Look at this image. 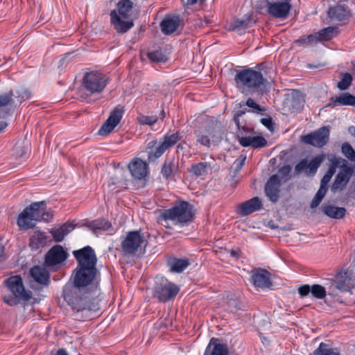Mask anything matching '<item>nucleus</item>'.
Returning a JSON list of instances; mask_svg holds the SVG:
<instances>
[{
	"mask_svg": "<svg viewBox=\"0 0 355 355\" xmlns=\"http://www.w3.org/2000/svg\"><path fill=\"white\" fill-rule=\"evenodd\" d=\"M97 295L95 288H82L75 284L66 285L63 288L64 300L77 313L85 312L87 314L98 311ZM89 316L86 315L82 318L87 319Z\"/></svg>",
	"mask_w": 355,
	"mask_h": 355,
	"instance_id": "nucleus-1",
	"label": "nucleus"
},
{
	"mask_svg": "<svg viewBox=\"0 0 355 355\" xmlns=\"http://www.w3.org/2000/svg\"><path fill=\"white\" fill-rule=\"evenodd\" d=\"M8 293L2 295L3 301L10 306L22 304L24 306L28 304L32 298V293L24 288L21 276H11L3 282Z\"/></svg>",
	"mask_w": 355,
	"mask_h": 355,
	"instance_id": "nucleus-2",
	"label": "nucleus"
},
{
	"mask_svg": "<svg viewBox=\"0 0 355 355\" xmlns=\"http://www.w3.org/2000/svg\"><path fill=\"white\" fill-rule=\"evenodd\" d=\"M45 201L35 202L26 207L19 215L17 220L20 230H29L35 227L33 221L49 222L53 218V214L46 211Z\"/></svg>",
	"mask_w": 355,
	"mask_h": 355,
	"instance_id": "nucleus-3",
	"label": "nucleus"
},
{
	"mask_svg": "<svg viewBox=\"0 0 355 355\" xmlns=\"http://www.w3.org/2000/svg\"><path fill=\"white\" fill-rule=\"evenodd\" d=\"M236 84L242 85L251 94L257 93L262 96L266 92L268 83L259 71L248 68L239 71L234 77Z\"/></svg>",
	"mask_w": 355,
	"mask_h": 355,
	"instance_id": "nucleus-4",
	"label": "nucleus"
},
{
	"mask_svg": "<svg viewBox=\"0 0 355 355\" xmlns=\"http://www.w3.org/2000/svg\"><path fill=\"white\" fill-rule=\"evenodd\" d=\"M179 132L175 133H166L159 141L153 139L148 142L146 147L148 153V161L149 163H156L164 153L169 148L173 147L182 139Z\"/></svg>",
	"mask_w": 355,
	"mask_h": 355,
	"instance_id": "nucleus-5",
	"label": "nucleus"
},
{
	"mask_svg": "<svg viewBox=\"0 0 355 355\" xmlns=\"http://www.w3.org/2000/svg\"><path fill=\"white\" fill-rule=\"evenodd\" d=\"M193 206L184 200L176 201L173 206L164 209L161 218L165 220L175 221V224L187 225L194 218Z\"/></svg>",
	"mask_w": 355,
	"mask_h": 355,
	"instance_id": "nucleus-6",
	"label": "nucleus"
},
{
	"mask_svg": "<svg viewBox=\"0 0 355 355\" xmlns=\"http://www.w3.org/2000/svg\"><path fill=\"white\" fill-rule=\"evenodd\" d=\"M250 110L247 108L239 110L234 112L233 121L235 123L239 133L237 135L238 141L241 146L243 147L251 146L254 148H260L266 146L267 140L262 136L255 137H245L249 132H253L252 128L246 127L244 125H241L240 122V117L244 115L247 112Z\"/></svg>",
	"mask_w": 355,
	"mask_h": 355,
	"instance_id": "nucleus-7",
	"label": "nucleus"
},
{
	"mask_svg": "<svg viewBox=\"0 0 355 355\" xmlns=\"http://www.w3.org/2000/svg\"><path fill=\"white\" fill-rule=\"evenodd\" d=\"M73 272V284L85 288H95L96 292H98V282L94 284L97 279V275H99L96 267L77 266Z\"/></svg>",
	"mask_w": 355,
	"mask_h": 355,
	"instance_id": "nucleus-8",
	"label": "nucleus"
},
{
	"mask_svg": "<svg viewBox=\"0 0 355 355\" xmlns=\"http://www.w3.org/2000/svg\"><path fill=\"white\" fill-rule=\"evenodd\" d=\"M30 92L27 89L21 88L13 92L10 91L0 95V118H5L10 115L15 103L14 97L17 98L19 103L29 98Z\"/></svg>",
	"mask_w": 355,
	"mask_h": 355,
	"instance_id": "nucleus-9",
	"label": "nucleus"
},
{
	"mask_svg": "<svg viewBox=\"0 0 355 355\" xmlns=\"http://www.w3.org/2000/svg\"><path fill=\"white\" fill-rule=\"evenodd\" d=\"M154 297L159 302H166L173 299L180 292V288L164 277H156L153 288Z\"/></svg>",
	"mask_w": 355,
	"mask_h": 355,
	"instance_id": "nucleus-10",
	"label": "nucleus"
},
{
	"mask_svg": "<svg viewBox=\"0 0 355 355\" xmlns=\"http://www.w3.org/2000/svg\"><path fill=\"white\" fill-rule=\"evenodd\" d=\"M148 242L139 230L131 231L127 233L121 241V247L125 255H135L139 250L145 248Z\"/></svg>",
	"mask_w": 355,
	"mask_h": 355,
	"instance_id": "nucleus-11",
	"label": "nucleus"
},
{
	"mask_svg": "<svg viewBox=\"0 0 355 355\" xmlns=\"http://www.w3.org/2000/svg\"><path fill=\"white\" fill-rule=\"evenodd\" d=\"M110 81L109 78L100 72L91 71L85 74L83 86L90 94L101 92Z\"/></svg>",
	"mask_w": 355,
	"mask_h": 355,
	"instance_id": "nucleus-12",
	"label": "nucleus"
},
{
	"mask_svg": "<svg viewBox=\"0 0 355 355\" xmlns=\"http://www.w3.org/2000/svg\"><path fill=\"white\" fill-rule=\"evenodd\" d=\"M266 11L268 14L276 19H286L288 17L292 5L291 0H266Z\"/></svg>",
	"mask_w": 355,
	"mask_h": 355,
	"instance_id": "nucleus-13",
	"label": "nucleus"
},
{
	"mask_svg": "<svg viewBox=\"0 0 355 355\" xmlns=\"http://www.w3.org/2000/svg\"><path fill=\"white\" fill-rule=\"evenodd\" d=\"M330 126H322L302 137V141L314 147L322 148L329 141Z\"/></svg>",
	"mask_w": 355,
	"mask_h": 355,
	"instance_id": "nucleus-14",
	"label": "nucleus"
},
{
	"mask_svg": "<svg viewBox=\"0 0 355 355\" xmlns=\"http://www.w3.org/2000/svg\"><path fill=\"white\" fill-rule=\"evenodd\" d=\"M73 255L77 261V266L96 267L97 257L92 247L87 245L74 250Z\"/></svg>",
	"mask_w": 355,
	"mask_h": 355,
	"instance_id": "nucleus-15",
	"label": "nucleus"
},
{
	"mask_svg": "<svg viewBox=\"0 0 355 355\" xmlns=\"http://www.w3.org/2000/svg\"><path fill=\"white\" fill-rule=\"evenodd\" d=\"M69 254L62 245H55L53 246L46 254L44 265L51 268L63 263Z\"/></svg>",
	"mask_w": 355,
	"mask_h": 355,
	"instance_id": "nucleus-16",
	"label": "nucleus"
},
{
	"mask_svg": "<svg viewBox=\"0 0 355 355\" xmlns=\"http://www.w3.org/2000/svg\"><path fill=\"white\" fill-rule=\"evenodd\" d=\"M124 110L121 106L116 107L110 113L108 119L102 125L98 131L101 136H105L110 133L114 128L120 123Z\"/></svg>",
	"mask_w": 355,
	"mask_h": 355,
	"instance_id": "nucleus-17",
	"label": "nucleus"
},
{
	"mask_svg": "<svg viewBox=\"0 0 355 355\" xmlns=\"http://www.w3.org/2000/svg\"><path fill=\"white\" fill-rule=\"evenodd\" d=\"M334 285L340 288V293L350 292L355 287L353 272L349 270H341L336 275Z\"/></svg>",
	"mask_w": 355,
	"mask_h": 355,
	"instance_id": "nucleus-18",
	"label": "nucleus"
},
{
	"mask_svg": "<svg viewBox=\"0 0 355 355\" xmlns=\"http://www.w3.org/2000/svg\"><path fill=\"white\" fill-rule=\"evenodd\" d=\"M327 14L331 21H340L345 23L351 17V13L349 8L343 4L338 3L334 6H330Z\"/></svg>",
	"mask_w": 355,
	"mask_h": 355,
	"instance_id": "nucleus-19",
	"label": "nucleus"
},
{
	"mask_svg": "<svg viewBox=\"0 0 355 355\" xmlns=\"http://www.w3.org/2000/svg\"><path fill=\"white\" fill-rule=\"evenodd\" d=\"M251 274V280L255 287L263 288L272 286L270 274L266 269L254 268L252 270Z\"/></svg>",
	"mask_w": 355,
	"mask_h": 355,
	"instance_id": "nucleus-20",
	"label": "nucleus"
},
{
	"mask_svg": "<svg viewBox=\"0 0 355 355\" xmlns=\"http://www.w3.org/2000/svg\"><path fill=\"white\" fill-rule=\"evenodd\" d=\"M128 168L132 177L135 180H143L148 174V164L140 158H134L132 159Z\"/></svg>",
	"mask_w": 355,
	"mask_h": 355,
	"instance_id": "nucleus-21",
	"label": "nucleus"
},
{
	"mask_svg": "<svg viewBox=\"0 0 355 355\" xmlns=\"http://www.w3.org/2000/svg\"><path fill=\"white\" fill-rule=\"evenodd\" d=\"M179 173V161L174 157L166 158L161 168V174L166 180H173Z\"/></svg>",
	"mask_w": 355,
	"mask_h": 355,
	"instance_id": "nucleus-22",
	"label": "nucleus"
},
{
	"mask_svg": "<svg viewBox=\"0 0 355 355\" xmlns=\"http://www.w3.org/2000/svg\"><path fill=\"white\" fill-rule=\"evenodd\" d=\"M110 15V24L118 33L123 34L128 32L134 26L132 19H127V21L123 20L121 19L122 17L118 15L115 9L111 10Z\"/></svg>",
	"mask_w": 355,
	"mask_h": 355,
	"instance_id": "nucleus-23",
	"label": "nucleus"
},
{
	"mask_svg": "<svg viewBox=\"0 0 355 355\" xmlns=\"http://www.w3.org/2000/svg\"><path fill=\"white\" fill-rule=\"evenodd\" d=\"M261 207V200L258 197H254L239 204L237 207V213L241 216H246L260 210Z\"/></svg>",
	"mask_w": 355,
	"mask_h": 355,
	"instance_id": "nucleus-24",
	"label": "nucleus"
},
{
	"mask_svg": "<svg viewBox=\"0 0 355 355\" xmlns=\"http://www.w3.org/2000/svg\"><path fill=\"white\" fill-rule=\"evenodd\" d=\"M353 175L354 173H349V170L347 169L339 171L330 187L331 191L336 193L343 191Z\"/></svg>",
	"mask_w": 355,
	"mask_h": 355,
	"instance_id": "nucleus-25",
	"label": "nucleus"
},
{
	"mask_svg": "<svg viewBox=\"0 0 355 355\" xmlns=\"http://www.w3.org/2000/svg\"><path fill=\"white\" fill-rule=\"evenodd\" d=\"M280 180L277 175H272L270 177L265 185V193L269 200L272 202H277L279 198Z\"/></svg>",
	"mask_w": 355,
	"mask_h": 355,
	"instance_id": "nucleus-26",
	"label": "nucleus"
},
{
	"mask_svg": "<svg viewBox=\"0 0 355 355\" xmlns=\"http://www.w3.org/2000/svg\"><path fill=\"white\" fill-rule=\"evenodd\" d=\"M338 106H355V96L350 93H343L339 96H332L327 107L334 108Z\"/></svg>",
	"mask_w": 355,
	"mask_h": 355,
	"instance_id": "nucleus-27",
	"label": "nucleus"
},
{
	"mask_svg": "<svg viewBox=\"0 0 355 355\" xmlns=\"http://www.w3.org/2000/svg\"><path fill=\"white\" fill-rule=\"evenodd\" d=\"M30 274L37 283L43 286H49L50 283V275L45 268L35 266L31 269Z\"/></svg>",
	"mask_w": 355,
	"mask_h": 355,
	"instance_id": "nucleus-28",
	"label": "nucleus"
},
{
	"mask_svg": "<svg viewBox=\"0 0 355 355\" xmlns=\"http://www.w3.org/2000/svg\"><path fill=\"white\" fill-rule=\"evenodd\" d=\"M203 355H228V349L226 345L221 344L218 339L212 338Z\"/></svg>",
	"mask_w": 355,
	"mask_h": 355,
	"instance_id": "nucleus-29",
	"label": "nucleus"
},
{
	"mask_svg": "<svg viewBox=\"0 0 355 355\" xmlns=\"http://www.w3.org/2000/svg\"><path fill=\"white\" fill-rule=\"evenodd\" d=\"M76 226V225L72 223H65L58 228H52L50 233L56 242H61L64 236L71 232Z\"/></svg>",
	"mask_w": 355,
	"mask_h": 355,
	"instance_id": "nucleus-30",
	"label": "nucleus"
},
{
	"mask_svg": "<svg viewBox=\"0 0 355 355\" xmlns=\"http://www.w3.org/2000/svg\"><path fill=\"white\" fill-rule=\"evenodd\" d=\"M180 19L178 16L165 17L160 24L162 32L165 35L174 33L178 28Z\"/></svg>",
	"mask_w": 355,
	"mask_h": 355,
	"instance_id": "nucleus-31",
	"label": "nucleus"
},
{
	"mask_svg": "<svg viewBox=\"0 0 355 355\" xmlns=\"http://www.w3.org/2000/svg\"><path fill=\"white\" fill-rule=\"evenodd\" d=\"M48 237L44 232L35 231L29 239V247L32 250H37L46 245Z\"/></svg>",
	"mask_w": 355,
	"mask_h": 355,
	"instance_id": "nucleus-32",
	"label": "nucleus"
},
{
	"mask_svg": "<svg viewBox=\"0 0 355 355\" xmlns=\"http://www.w3.org/2000/svg\"><path fill=\"white\" fill-rule=\"evenodd\" d=\"M190 264L187 258L178 259L176 257H171L167 260V266L170 270L173 272L180 273L183 272Z\"/></svg>",
	"mask_w": 355,
	"mask_h": 355,
	"instance_id": "nucleus-33",
	"label": "nucleus"
},
{
	"mask_svg": "<svg viewBox=\"0 0 355 355\" xmlns=\"http://www.w3.org/2000/svg\"><path fill=\"white\" fill-rule=\"evenodd\" d=\"M117 13L124 19H130L134 8V3L131 0H120L116 3Z\"/></svg>",
	"mask_w": 355,
	"mask_h": 355,
	"instance_id": "nucleus-34",
	"label": "nucleus"
},
{
	"mask_svg": "<svg viewBox=\"0 0 355 355\" xmlns=\"http://www.w3.org/2000/svg\"><path fill=\"white\" fill-rule=\"evenodd\" d=\"M322 212L327 216L334 219H342L345 216L346 209L335 207L331 205H324L322 207Z\"/></svg>",
	"mask_w": 355,
	"mask_h": 355,
	"instance_id": "nucleus-35",
	"label": "nucleus"
},
{
	"mask_svg": "<svg viewBox=\"0 0 355 355\" xmlns=\"http://www.w3.org/2000/svg\"><path fill=\"white\" fill-rule=\"evenodd\" d=\"M256 23V21L252 18V15H247L243 19H236L232 24L234 30L240 31L241 29H246L252 26Z\"/></svg>",
	"mask_w": 355,
	"mask_h": 355,
	"instance_id": "nucleus-36",
	"label": "nucleus"
},
{
	"mask_svg": "<svg viewBox=\"0 0 355 355\" xmlns=\"http://www.w3.org/2000/svg\"><path fill=\"white\" fill-rule=\"evenodd\" d=\"M85 225L94 232L96 230L106 231L108 230L112 226L111 223L104 218H98L92 221L87 222L85 224Z\"/></svg>",
	"mask_w": 355,
	"mask_h": 355,
	"instance_id": "nucleus-37",
	"label": "nucleus"
},
{
	"mask_svg": "<svg viewBox=\"0 0 355 355\" xmlns=\"http://www.w3.org/2000/svg\"><path fill=\"white\" fill-rule=\"evenodd\" d=\"M318 42L330 40L334 36L338 34V28L329 26L316 33Z\"/></svg>",
	"mask_w": 355,
	"mask_h": 355,
	"instance_id": "nucleus-38",
	"label": "nucleus"
},
{
	"mask_svg": "<svg viewBox=\"0 0 355 355\" xmlns=\"http://www.w3.org/2000/svg\"><path fill=\"white\" fill-rule=\"evenodd\" d=\"M324 159V155H319L313 157L309 163H308V170L306 171V175H314L318 168Z\"/></svg>",
	"mask_w": 355,
	"mask_h": 355,
	"instance_id": "nucleus-39",
	"label": "nucleus"
},
{
	"mask_svg": "<svg viewBox=\"0 0 355 355\" xmlns=\"http://www.w3.org/2000/svg\"><path fill=\"white\" fill-rule=\"evenodd\" d=\"M314 355H340L338 348H332L329 344L321 343L313 352Z\"/></svg>",
	"mask_w": 355,
	"mask_h": 355,
	"instance_id": "nucleus-40",
	"label": "nucleus"
},
{
	"mask_svg": "<svg viewBox=\"0 0 355 355\" xmlns=\"http://www.w3.org/2000/svg\"><path fill=\"white\" fill-rule=\"evenodd\" d=\"M208 166H209L207 162H199L198 164H193L191 168L188 169V172L197 177L204 175L207 173Z\"/></svg>",
	"mask_w": 355,
	"mask_h": 355,
	"instance_id": "nucleus-41",
	"label": "nucleus"
},
{
	"mask_svg": "<svg viewBox=\"0 0 355 355\" xmlns=\"http://www.w3.org/2000/svg\"><path fill=\"white\" fill-rule=\"evenodd\" d=\"M245 105L252 109V112L255 114H261L266 110L265 107H262L257 103L252 98H248L245 103H240L239 107L242 108Z\"/></svg>",
	"mask_w": 355,
	"mask_h": 355,
	"instance_id": "nucleus-42",
	"label": "nucleus"
},
{
	"mask_svg": "<svg viewBox=\"0 0 355 355\" xmlns=\"http://www.w3.org/2000/svg\"><path fill=\"white\" fill-rule=\"evenodd\" d=\"M341 80L337 83V87L340 90H346L351 85L353 80L352 76L349 73H341Z\"/></svg>",
	"mask_w": 355,
	"mask_h": 355,
	"instance_id": "nucleus-43",
	"label": "nucleus"
},
{
	"mask_svg": "<svg viewBox=\"0 0 355 355\" xmlns=\"http://www.w3.org/2000/svg\"><path fill=\"white\" fill-rule=\"evenodd\" d=\"M147 56L151 62L156 63L165 62L168 60L166 55L161 50L148 52Z\"/></svg>",
	"mask_w": 355,
	"mask_h": 355,
	"instance_id": "nucleus-44",
	"label": "nucleus"
},
{
	"mask_svg": "<svg viewBox=\"0 0 355 355\" xmlns=\"http://www.w3.org/2000/svg\"><path fill=\"white\" fill-rule=\"evenodd\" d=\"M311 293L315 298L323 300L327 295V290L320 284H313L311 286Z\"/></svg>",
	"mask_w": 355,
	"mask_h": 355,
	"instance_id": "nucleus-45",
	"label": "nucleus"
},
{
	"mask_svg": "<svg viewBox=\"0 0 355 355\" xmlns=\"http://www.w3.org/2000/svg\"><path fill=\"white\" fill-rule=\"evenodd\" d=\"M341 152L346 158L352 162H355V150L349 143L345 142L343 144Z\"/></svg>",
	"mask_w": 355,
	"mask_h": 355,
	"instance_id": "nucleus-46",
	"label": "nucleus"
},
{
	"mask_svg": "<svg viewBox=\"0 0 355 355\" xmlns=\"http://www.w3.org/2000/svg\"><path fill=\"white\" fill-rule=\"evenodd\" d=\"M317 42H318L315 33L310 34L307 36H302L295 40V43L299 45H309Z\"/></svg>",
	"mask_w": 355,
	"mask_h": 355,
	"instance_id": "nucleus-47",
	"label": "nucleus"
},
{
	"mask_svg": "<svg viewBox=\"0 0 355 355\" xmlns=\"http://www.w3.org/2000/svg\"><path fill=\"white\" fill-rule=\"evenodd\" d=\"M137 120L141 125H152L157 121L158 118L157 116L141 115L137 117Z\"/></svg>",
	"mask_w": 355,
	"mask_h": 355,
	"instance_id": "nucleus-48",
	"label": "nucleus"
},
{
	"mask_svg": "<svg viewBox=\"0 0 355 355\" xmlns=\"http://www.w3.org/2000/svg\"><path fill=\"white\" fill-rule=\"evenodd\" d=\"M227 306L230 311L234 312L243 309V305L241 302L236 299H230L227 302Z\"/></svg>",
	"mask_w": 355,
	"mask_h": 355,
	"instance_id": "nucleus-49",
	"label": "nucleus"
},
{
	"mask_svg": "<svg viewBox=\"0 0 355 355\" xmlns=\"http://www.w3.org/2000/svg\"><path fill=\"white\" fill-rule=\"evenodd\" d=\"M308 170V161L306 159H302L295 166V173L297 175L300 174L303 171Z\"/></svg>",
	"mask_w": 355,
	"mask_h": 355,
	"instance_id": "nucleus-50",
	"label": "nucleus"
},
{
	"mask_svg": "<svg viewBox=\"0 0 355 355\" xmlns=\"http://www.w3.org/2000/svg\"><path fill=\"white\" fill-rule=\"evenodd\" d=\"M339 160L340 164L338 168H340V171L347 169L348 171L349 170V173H354L355 166L349 165L348 162L342 157Z\"/></svg>",
	"mask_w": 355,
	"mask_h": 355,
	"instance_id": "nucleus-51",
	"label": "nucleus"
},
{
	"mask_svg": "<svg viewBox=\"0 0 355 355\" xmlns=\"http://www.w3.org/2000/svg\"><path fill=\"white\" fill-rule=\"evenodd\" d=\"M340 288L338 286H335L334 281L331 282L328 291H327V294L332 297H336L339 295Z\"/></svg>",
	"mask_w": 355,
	"mask_h": 355,
	"instance_id": "nucleus-52",
	"label": "nucleus"
},
{
	"mask_svg": "<svg viewBox=\"0 0 355 355\" xmlns=\"http://www.w3.org/2000/svg\"><path fill=\"white\" fill-rule=\"evenodd\" d=\"M197 141L200 143L201 145L209 147L210 146V139L207 135H197Z\"/></svg>",
	"mask_w": 355,
	"mask_h": 355,
	"instance_id": "nucleus-53",
	"label": "nucleus"
},
{
	"mask_svg": "<svg viewBox=\"0 0 355 355\" xmlns=\"http://www.w3.org/2000/svg\"><path fill=\"white\" fill-rule=\"evenodd\" d=\"M311 291V286L308 284H304L299 287L298 293L299 295L304 297L307 296Z\"/></svg>",
	"mask_w": 355,
	"mask_h": 355,
	"instance_id": "nucleus-54",
	"label": "nucleus"
},
{
	"mask_svg": "<svg viewBox=\"0 0 355 355\" xmlns=\"http://www.w3.org/2000/svg\"><path fill=\"white\" fill-rule=\"evenodd\" d=\"M324 197V196H323L322 194L318 193L317 192L311 202V207L312 209L317 207L320 205V203L322 202Z\"/></svg>",
	"mask_w": 355,
	"mask_h": 355,
	"instance_id": "nucleus-55",
	"label": "nucleus"
},
{
	"mask_svg": "<svg viewBox=\"0 0 355 355\" xmlns=\"http://www.w3.org/2000/svg\"><path fill=\"white\" fill-rule=\"evenodd\" d=\"M261 123L266 127L269 130H272L274 128V123L270 116L263 118L261 119Z\"/></svg>",
	"mask_w": 355,
	"mask_h": 355,
	"instance_id": "nucleus-56",
	"label": "nucleus"
},
{
	"mask_svg": "<svg viewBox=\"0 0 355 355\" xmlns=\"http://www.w3.org/2000/svg\"><path fill=\"white\" fill-rule=\"evenodd\" d=\"M291 171V167L289 165H285L281 167L278 173L282 178H288Z\"/></svg>",
	"mask_w": 355,
	"mask_h": 355,
	"instance_id": "nucleus-57",
	"label": "nucleus"
},
{
	"mask_svg": "<svg viewBox=\"0 0 355 355\" xmlns=\"http://www.w3.org/2000/svg\"><path fill=\"white\" fill-rule=\"evenodd\" d=\"M245 157L241 156L240 157L236 159L234 164L236 166L235 167L236 171H240L242 168L245 164Z\"/></svg>",
	"mask_w": 355,
	"mask_h": 355,
	"instance_id": "nucleus-58",
	"label": "nucleus"
},
{
	"mask_svg": "<svg viewBox=\"0 0 355 355\" xmlns=\"http://www.w3.org/2000/svg\"><path fill=\"white\" fill-rule=\"evenodd\" d=\"M340 158V157H336V155H331V157L329 159L331 163V166L338 168L339 164H340V160H339Z\"/></svg>",
	"mask_w": 355,
	"mask_h": 355,
	"instance_id": "nucleus-59",
	"label": "nucleus"
},
{
	"mask_svg": "<svg viewBox=\"0 0 355 355\" xmlns=\"http://www.w3.org/2000/svg\"><path fill=\"white\" fill-rule=\"evenodd\" d=\"M230 256L235 259H238L241 256V250L239 248L232 249L230 251Z\"/></svg>",
	"mask_w": 355,
	"mask_h": 355,
	"instance_id": "nucleus-60",
	"label": "nucleus"
},
{
	"mask_svg": "<svg viewBox=\"0 0 355 355\" xmlns=\"http://www.w3.org/2000/svg\"><path fill=\"white\" fill-rule=\"evenodd\" d=\"M331 178L332 176L329 175L327 173H325L320 181V184L328 186V184L330 182Z\"/></svg>",
	"mask_w": 355,
	"mask_h": 355,
	"instance_id": "nucleus-61",
	"label": "nucleus"
},
{
	"mask_svg": "<svg viewBox=\"0 0 355 355\" xmlns=\"http://www.w3.org/2000/svg\"><path fill=\"white\" fill-rule=\"evenodd\" d=\"M327 190H328V186L320 184V188L317 192L318 193L322 194L323 196H325V195L327 192Z\"/></svg>",
	"mask_w": 355,
	"mask_h": 355,
	"instance_id": "nucleus-62",
	"label": "nucleus"
},
{
	"mask_svg": "<svg viewBox=\"0 0 355 355\" xmlns=\"http://www.w3.org/2000/svg\"><path fill=\"white\" fill-rule=\"evenodd\" d=\"M4 250V246L1 243H0V261H3V260L6 259Z\"/></svg>",
	"mask_w": 355,
	"mask_h": 355,
	"instance_id": "nucleus-63",
	"label": "nucleus"
},
{
	"mask_svg": "<svg viewBox=\"0 0 355 355\" xmlns=\"http://www.w3.org/2000/svg\"><path fill=\"white\" fill-rule=\"evenodd\" d=\"M52 355H69L66 349H59L57 350L54 354H52Z\"/></svg>",
	"mask_w": 355,
	"mask_h": 355,
	"instance_id": "nucleus-64",
	"label": "nucleus"
}]
</instances>
